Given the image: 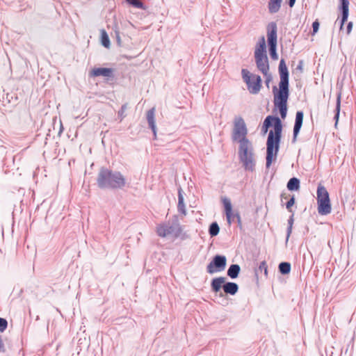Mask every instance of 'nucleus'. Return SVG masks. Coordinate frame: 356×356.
I'll return each instance as SVG.
<instances>
[{"mask_svg": "<svg viewBox=\"0 0 356 356\" xmlns=\"http://www.w3.org/2000/svg\"><path fill=\"white\" fill-rule=\"evenodd\" d=\"M282 2V0H269L268 4L269 13L271 14L277 13L281 8Z\"/></svg>", "mask_w": 356, "mask_h": 356, "instance_id": "20", "label": "nucleus"}, {"mask_svg": "<svg viewBox=\"0 0 356 356\" xmlns=\"http://www.w3.org/2000/svg\"><path fill=\"white\" fill-rule=\"evenodd\" d=\"M127 3H129L130 5L138 8H143V3L140 0H126Z\"/></svg>", "mask_w": 356, "mask_h": 356, "instance_id": "29", "label": "nucleus"}, {"mask_svg": "<svg viewBox=\"0 0 356 356\" xmlns=\"http://www.w3.org/2000/svg\"><path fill=\"white\" fill-rule=\"evenodd\" d=\"M241 268L238 264H232L227 270V275L232 279H235L238 276Z\"/></svg>", "mask_w": 356, "mask_h": 356, "instance_id": "23", "label": "nucleus"}, {"mask_svg": "<svg viewBox=\"0 0 356 356\" xmlns=\"http://www.w3.org/2000/svg\"><path fill=\"white\" fill-rule=\"evenodd\" d=\"M287 188L289 191H298L300 188L299 179L296 177L291 178L287 184Z\"/></svg>", "mask_w": 356, "mask_h": 356, "instance_id": "24", "label": "nucleus"}, {"mask_svg": "<svg viewBox=\"0 0 356 356\" xmlns=\"http://www.w3.org/2000/svg\"><path fill=\"white\" fill-rule=\"evenodd\" d=\"M257 68L265 75L268 74L269 70L268 60L267 56L256 58Z\"/></svg>", "mask_w": 356, "mask_h": 356, "instance_id": "17", "label": "nucleus"}, {"mask_svg": "<svg viewBox=\"0 0 356 356\" xmlns=\"http://www.w3.org/2000/svg\"><path fill=\"white\" fill-rule=\"evenodd\" d=\"M115 37H116V41L118 45H121L122 40L120 35V32L118 31H115Z\"/></svg>", "mask_w": 356, "mask_h": 356, "instance_id": "34", "label": "nucleus"}, {"mask_svg": "<svg viewBox=\"0 0 356 356\" xmlns=\"http://www.w3.org/2000/svg\"><path fill=\"white\" fill-rule=\"evenodd\" d=\"M312 28H313V34L316 33L319 29V23L317 21L314 22L312 24Z\"/></svg>", "mask_w": 356, "mask_h": 356, "instance_id": "33", "label": "nucleus"}, {"mask_svg": "<svg viewBox=\"0 0 356 356\" xmlns=\"http://www.w3.org/2000/svg\"><path fill=\"white\" fill-rule=\"evenodd\" d=\"M279 270L282 274H288L291 270V265L287 262H282L279 265Z\"/></svg>", "mask_w": 356, "mask_h": 356, "instance_id": "26", "label": "nucleus"}, {"mask_svg": "<svg viewBox=\"0 0 356 356\" xmlns=\"http://www.w3.org/2000/svg\"><path fill=\"white\" fill-rule=\"evenodd\" d=\"M241 76L251 94H257L261 87V79L259 76L251 73L247 69H242Z\"/></svg>", "mask_w": 356, "mask_h": 356, "instance_id": "8", "label": "nucleus"}, {"mask_svg": "<svg viewBox=\"0 0 356 356\" xmlns=\"http://www.w3.org/2000/svg\"><path fill=\"white\" fill-rule=\"evenodd\" d=\"M177 207L179 212L181 213L184 216L186 215V209L184 204V196L182 194V191L181 189L179 190Z\"/></svg>", "mask_w": 356, "mask_h": 356, "instance_id": "21", "label": "nucleus"}, {"mask_svg": "<svg viewBox=\"0 0 356 356\" xmlns=\"http://www.w3.org/2000/svg\"><path fill=\"white\" fill-rule=\"evenodd\" d=\"M100 42L102 45L104 47L109 49L111 47V42L108 33L104 29L100 30Z\"/></svg>", "mask_w": 356, "mask_h": 356, "instance_id": "22", "label": "nucleus"}, {"mask_svg": "<svg viewBox=\"0 0 356 356\" xmlns=\"http://www.w3.org/2000/svg\"><path fill=\"white\" fill-rule=\"evenodd\" d=\"M227 264V259L222 255H216L213 260L207 265V271L212 275L216 273L223 271Z\"/></svg>", "mask_w": 356, "mask_h": 356, "instance_id": "10", "label": "nucleus"}, {"mask_svg": "<svg viewBox=\"0 0 356 356\" xmlns=\"http://www.w3.org/2000/svg\"><path fill=\"white\" fill-rule=\"evenodd\" d=\"M295 204V198L292 197L286 203V209L291 212V208Z\"/></svg>", "mask_w": 356, "mask_h": 356, "instance_id": "32", "label": "nucleus"}, {"mask_svg": "<svg viewBox=\"0 0 356 356\" xmlns=\"http://www.w3.org/2000/svg\"><path fill=\"white\" fill-rule=\"evenodd\" d=\"M259 270L264 271L266 276L268 275V266L265 261L260 262L259 266Z\"/></svg>", "mask_w": 356, "mask_h": 356, "instance_id": "30", "label": "nucleus"}, {"mask_svg": "<svg viewBox=\"0 0 356 356\" xmlns=\"http://www.w3.org/2000/svg\"><path fill=\"white\" fill-rule=\"evenodd\" d=\"M340 9L342 10V18L340 29H342L349 15V0H340Z\"/></svg>", "mask_w": 356, "mask_h": 356, "instance_id": "14", "label": "nucleus"}, {"mask_svg": "<svg viewBox=\"0 0 356 356\" xmlns=\"http://www.w3.org/2000/svg\"><path fill=\"white\" fill-rule=\"evenodd\" d=\"M341 109V94H338L337 99V106H336V115L334 116L335 119V127H337L339 118V113Z\"/></svg>", "mask_w": 356, "mask_h": 356, "instance_id": "25", "label": "nucleus"}, {"mask_svg": "<svg viewBox=\"0 0 356 356\" xmlns=\"http://www.w3.org/2000/svg\"><path fill=\"white\" fill-rule=\"evenodd\" d=\"M219 232H220V228H219L218 225L216 222H213L210 225L209 230V234L211 235V236H217Z\"/></svg>", "mask_w": 356, "mask_h": 356, "instance_id": "27", "label": "nucleus"}, {"mask_svg": "<svg viewBox=\"0 0 356 356\" xmlns=\"http://www.w3.org/2000/svg\"><path fill=\"white\" fill-rule=\"evenodd\" d=\"M232 140L238 144L250 141L248 138V130L244 119L240 116H236L233 121Z\"/></svg>", "mask_w": 356, "mask_h": 356, "instance_id": "5", "label": "nucleus"}, {"mask_svg": "<svg viewBox=\"0 0 356 356\" xmlns=\"http://www.w3.org/2000/svg\"><path fill=\"white\" fill-rule=\"evenodd\" d=\"M223 290L225 293L230 295H235L238 290V286L234 282H226L223 285Z\"/></svg>", "mask_w": 356, "mask_h": 356, "instance_id": "19", "label": "nucleus"}, {"mask_svg": "<svg viewBox=\"0 0 356 356\" xmlns=\"http://www.w3.org/2000/svg\"><path fill=\"white\" fill-rule=\"evenodd\" d=\"M318 212L320 215L326 216L331 213L332 205L329 193L322 185H319L316 191Z\"/></svg>", "mask_w": 356, "mask_h": 356, "instance_id": "6", "label": "nucleus"}, {"mask_svg": "<svg viewBox=\"0 0 356 356\" xmlns=\"http://www.w3.org/2000/svg\"><path fill=\"white\" fill-rule=\"evenodd\" d=\"M268 43L269 46V53L273 60L278 59V55L276 52L277 47V26L275 23H271L268 26Z\"/></svg>", "mask_w": 356, "mask_h": 356, "instance_id": "9", "label": "nucleus"}, {"mask_svg": "<svg viewBox=\"0 0 356 356\" xmlns=\"http://www.w3.org/2000/svg\"><path fill=\"white\" fill-rule=\"evenodd\" d=\"M97 184L100 188H121L125 186L126 179L120 172L102 168L99 172Z\"/></svg>", "mask_w": 356, "mask_h": 356, "instance_id": "3", "label": "nucleus"}, {"mask_svg": "<svg viewBox=\"0 0 356 356\" xmlns=\"http://www.w3.org/2000/svg\"><path fill=\"white\" fill-rule=\"evenodd\" d=\"M266 41L264 37L259 39L258 43L256 45L254 51V58H259L266 57Z\"/></svg>", "mask_w": 356, "mask_h": 356, "instance_id": "12", "label": "nucleus"}, {"mask_svg": "<svg viewBox=\"0 0 356 356\" xmlns=\"http://www.w3.org/2000/svg\"><path fill=\"white\" fill-rule=\"evenodd\" d=\"M112 74V70L106 67L94 68L90 72L91 76L109 77Z\"/></svg>", "mask_w": 356, "mask_h": 356, "instance_id": "13", "label": "nucleus"}, {"mask_svg": "<svg viewBox=\"0 0 356 356\" xmlns=\"http://www.w3.org/2000/svg\"><path fill=\"white\" fill-rule=\"evenodd\" d=\"M147 120L149 124V126L152 129L154 136L156 138V127L155 122V108H152L147 113Z\"/></svg>", "mask_w": 356, "mask_h": 356, "instance_id": "16", "label": "nucleus"}, {"mask_svg": "<svg viewBox=\"0 0 356 356\" xmlns=\"http://www.w3.org/2000/svg\"><path fill=\"white\" fill-rule=\"evenodd\" d=\"M226 278L224 277H218L212 280L211 282V287L213 292L218 293L220 291L221 288L223 289Z\"/></svg>", "mask_w": 356, "mask_h": 356, "instance_id": "18", "label": "nucleus"}, {"mask_svg": "<svg viewBox=\"0 0 356 356\" xmlns=\"http://www.w3.org/2000/svg\"><path fill=\"white\" fill-rule=\"evenodd\" d=\"M288 224H289V227H288V229H287V237H286V241L289 240V238L290 236V234L292 232V227H293V214L291 216V218L289 219L288 220Z\"/></svg>", "mask_w": 356, "mask_h": 356, "instance_id": "28", "label": "nucleus"}, {"mask_svg": "<svg viewBox=\"0 0 356 356\" xmlns=\"http://www.w3.org/2000/svg\"><path fill=\"white\" fill-rule=\"evenodd\" d=\"M0 351L5 352V347L3 342V340L1 339V337L0 336Z\"/></svg>", "mask_w": 356, "mask_h": 356, "instance_id": "35", "label": "nucleus"}, {"mask_svg": "<svg viewBox=\"0 0 356 356\" xmlns=\"http://www.w3.org/2000/svg\"><path fill=\"white\" fill-rule=\"evenodd\" d=\"M303 112L298 111L296 115L295 124L293 128V138L296 140L301 129L303 121Z\"/></svg>", "mask_w": 356, "mask_h": 356, "instance_id": "15", "label": "nucleus"}, {"mask_svg": "<svg viewBox=\"0 0 356 356\" xmlns=\"http://www.w3.org/2000/svg\"><path fill=\"white\" fill-rule=\"evenodd\" d=\"M270 126L273 127V131H270L267 140V168H269L277 159L282 129L281 120L278 118L268 115L264 120L261 127L263 134H266L268 132V128Z\"/></svg>", "mask_w": 356, "mask_h": 356, "instance_id": "1", "label": "nucleus"}, {"mask_svg": "<svg viewBox=\"0 0 356 356\" xmlns=\"http://www.w3.org/2000/svg\"><path fill=\"white\" fill-rule=\"evenodd\" d=\"M280 74V90L275 94V106L279 108L281 117L284 119L287 113V99L289 96V73L288 69L283 59L280 60L279 65Z\"/></svg>", "mask_w": 356, "mask_h": 356, "instance_id": "2", "label": "nucleus"}, {"mask_svg": "<svg viewBox=\"0 0 356 356\" xmlns=\"http://www.w3.org/2000/svg\"><path fill=\"white\" fill-rule=\"evenodd\" d=\"M156 233L161 237L175 239L182 236L183 228L179 223L165 222L157 226Z\"/></svg>", "mask_w": 356, "mask_h": 356, "instance_id": "7", "label": "nucleus"}, {"mask_svg": "<svg viewBox=\"0 0 356 356\" xmlns=\"http://www.w3.org/2000/svg\"><path fill=\"white\" fill-rule=\"evenodd\" d=\"M222 202L224 207L227 223L231 225L235 217H236L238 220H240L239 214L233 210L231 200L229 198L224 197L222 198Z\"/></svg>", "mask_w": 356, "mask_h": 356, "instance_id": "11", "label": "nucleus"}, {"mask_svg": "<svg viewBox=\"0 0 356 356\" xmlns=\"http://www.w3.org/2000/svg\"><path fill=\"white\" fill-rule=\"evenodd\" d=\"M8 322L6 319L0 318V332H3L7 328Z\"/></svg>", "mask_w": 356, "mask_h": 356, "instance_id": "31", "label": "nucleus"}, {"mask_svg": "<svg viewBox=\"0 0 356 356\" xmlns=\"http://www.w3.org/2000/svg\"><path fill=\"white\" fill-rule=\"evenodd\" d=\"M296 3V0H289V5L291 8H292Z\"/></svg>", "mask_w": 356, "mask_h": 356, "instance_id": "38", "label": "nucleus"}, {"mask_svg": "<svg viewBox=\"0 0 356 356\" xmlns=\"http://www.w3.org/2000/svg\"><path fill=\"white\" fill-rule=\"evenodd\" d=\"M126 108H127L126 105H123V106H122L121 111L119 112V115H122H122H123L124 112V111H125V110H126Z\"/></svg>", "mask_w": 356, "mask_h": 356, "instance_id": "37", "label": "nucleus"}, {"mask_svg": "<svg viewBox=\"0 0 356 356\" xmlns=\"http://www.w3.org/2000/svg\"><path fill=\"white\" fill-rule=\"evenodd\" d=\"M238 156L245 170L253 172L255 168L254 148L251 141L238 144Z\"/></svg>", "mask_w": 356, "mask_h": 356, "instance_id": "4", "label": "nucleus"}, {"mask_svg": "<svg viewBox=\"0 0 356 356\" xmlns=\"http://www.w3.org/2000/svg\"><path fill=\"white\" fill-rule=\"evenodd\" d=\"M352 29H353V23L350 22L348 24V26H347V33L348 34H349L351 32Z\"/></svg>", "mask_w": 356, "mask_h": 356, "instance_id": "36", "label": "nucleus"}]
</instances>
